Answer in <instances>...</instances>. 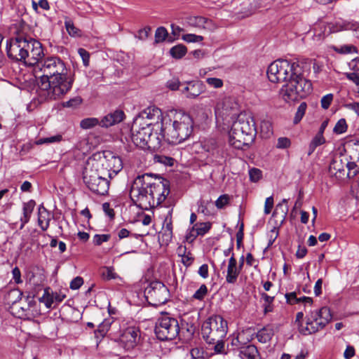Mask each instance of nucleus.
<instances>
[{
	"instance_id": "obj_7",
	"label": "nucleus",
	"mask_w": 359,
	"mask_h": 359,
	"mask_svg": "<svg viewBox=\"0 0 359 359\" xmlns=\"http://www.w3.org/2000/svg\"><path fill=\"white\" fill-rule=\"evenodd\" d=\"M140 118H134L131 127V140L137 147L142 149H158L161 146V136L157 133H153V128L149 124L140 123Z\"/></svg>"
},
{
	"instance_id": "obj_36",
	"label": "nucleus",
	"mask_w": 359,
	"mask_h": 359,
	"mask_svg": "<svg viewBox=\"0 0 359 359\" xmlns=\"http://www.w3.org/2000/svg\"><path fill=\"white\" fill-rule=\"evenodd\" d=\"M351 149L350 151V159H359V140H353L351 142Z\"/></svg>"
},
{
	"instance_id": "obj_37",
	"label": "nucleus",
	"mask_w": 359,
	"mask_h": 359,
	"mask_svg": "<svg viewBox=\"0 0 359 359\" xmlns=\"http://www.w3.org/2000/svg\"><path fill=\"white\" fill-rule=\"evenodd\" d=\"M306 108L307 104L306 102H304L299 104L294 118V123L297 124L302 119L305 114Z\"/></svg>"
},
{
	"instance_id": "obj_39",
	"label": "nucleus",
	"mask_w": 359,
	"mask_h": 359,
	"mask_svg": "<svg viewBox=\"0 0 359 359\" xmlns=\"http://www.w3.org/2000/svg\"><path fill=\"white\" fill-rule=\"evenodd\" d=\"M348 126L344 118L339 119L335 126L334 127L333 132L336 134H342L347 130Z\"/></svg>"
},
{
	"instance_id": "obj_19",
	"label": "nucleus",
	"mask_w": 359,
	"mask_h": 359,
	"mask_svg": "<svg viewBox=\"0 0 359 359\" xmlns=\"http://www.w3.org/2000/svg\"><path fill=\"white\" fill-rule=\"evenodd\" d=\"M241 270L237 266V261L233 255L229 258L227 266V273L226 281L230 284H234L241 273Z\"/></svg>"
},
{
	"instance_id": "obj_18",
	"label": "nucleus",
	"mask_w": 359,
	"mask_h": 359,
	"mask_svg": "<svg viewBox=\"0 0 359 359\" xmlns=\"http://www.w3.org/2000/svg\"><path fill=\"white\" fill-rule=\"evenodd\" d=\"M187 23L191 27L211 32L217 28V26L212 20L202 16H191L187 18Z\"/></svg>"
},
{
	"instance_id": "obj_31",
	"label": "nucleus",
	"mask_w": 359,
	"mask_h": 359,
	"mask_svg": "<svg viewBox=\"0 0 359 359\" xmlns=\"http://www.w3.org/2000/svg\"><path fill=\"white\" fill-rule=\"evenodd\" d=\"M65 27L67 32L71 36L78 37L81 36V31L74 26L73 21L70 18H65Z\"/></svg>"
},
{
	"instance_id": "obj_8",
	"label": "nucleus",
	"mask_w": 359,
	"mask_h": 359,
	"mask_svg": "<svg viewBox=\"0 0 359 359\" xmlns=\"http://www.w3.org/2000/svg\"><path fill=\"white\" fill-rule=\"evenodd\" d=\"M83 180L92 192L102 196L108 193L109 178L103 172L95 169L90 162L87 163L83 172Z\"/></svg>"
},
{
	"instance_id": "obj_34",
	"label": "nucleus",
	"mask_w": 359,
	"mask_h": 359,
	"mask_svg": "<svg viewBox=\"0 0 359 359\" xmlns=\"http://www.w3.org/2000/svg\"><path fill=\"white\" fill-rule=\"evenodd\" d=\"M62 135L60 134H57L50 137L39 138L35 142V144L37 145H41L43 144H50L56 142H60V141H62Z\"/></svg>"
},
{
	"instance_id": "obj_58",
	"label": "nucleus",
	"mask_w": 359,
	"mask_h": 359,
	"mask_svg": "<svg viewBox=\"0 0 359 359\" xmlns=\"http://www.w3.org/2000/svg\"><path fill=\"white\" fill-rule=\"evenodd\" d=\"M273 207V196H269L266 198L265 204H264V213L268 215L271 212L272 208Z\"/></svg>"
},
{
	"instance_id": "obj_32",
	"label": "nucleus",
	"mask_w": 359,
	"mask_h": 359,
	"mask_svg": "<svg viewBox=\"0 0 359 359\" xmlns=\"http://www.w3.org/2000/svg\"><path fill=\"white\" fill-rule=\"evenodd\" d=\"M325 142V140L323 135L317 133L309 144L308 155L313 154L316 147L323 144Z\"/></svg>"
},
{
	"instance_id": "obj_3",
	"label": "nucleus",
	"mask_w": 359,
	"mask_h": 359,
	"mask_svg": "<svg viewBox=\"0 0 359 359\" xmlns=\"http://www.w3.org/2000/svg\"><path fill=\"white\" fill-rule=\"evenodd\" d=\"M170 194L168 180L145 173L137 176L133 182L130 197L133 203L143 210L161 205Z\"/></svg>"
},
{
	"instance_id": "obj_12",
	"label": "nucleus",
	"mask_w": 359,
	"mask_h": 359,
	"mask_svg": "<svg viewBox=\"0 0 359 359\" xmlns=\"http://www.w3.org/2000/svg\"><path fill=\"white\" fill-rule=\"evenodd\" d=\"M144 297L147 302L155 306L165 304L170 299L168 287L161 281H153L144 288Z\"/></svg>"
},
{
	"instance_id": "obj_47",
	"label": "nucleus",
	"mask_w": 359,
	"mask_h": 359,
	"mask_svg": "<svg viewBox=\"0 0 359 359\" xmlns=\"http://www.w3.org/2000/svg\"><path fill=\"white\" fill-rule=\"evenodd\" d=\"M159 238H161L163 243L168 244L172 238V231L161 230L158 234Z\"/></svg>"
},
{
	"instance_id": "obj_57",
	"label": "nucleus",
	"mask_w": 359,
	"mask_h": 359,
	"mask_svg": "<svg viewBox=\"0 0 359 359\" xmlns=\"http://www.w3.org/2000/svg\"><path fill=\"white\" fill-rule=\"evenodd\" d=\"M150 31L151 28L149 27H145L138 31L136 37L140 40H145L149 36Z\"/></svg>"
},
{
	"instance_id": "obj_25",
	"label": "nucleus",
	"mask_w": 359,
	"mask_h": 359,
	"mask_svg": "<svg viewBox=\"0 0 359 359\" xmlns=\"http://www.w3.org/2000/svg\"><path fill=\"white\" fill-rule=\"evenodd\" d=\"M239 356L241 359H258L259 353L255 346L248 345L241 348Z\"/></svg>"
},
{
	"instance_id": "obj_16",
	"label": "nucleus",
	"mask_w": 359,
	"mask_h": 359,
	"mask_svg": "<svg viewBox=\"0 0 359 359\" xmlns=\"http://www.w3.org/2000/svg\"><path fill=\"white\" fill-rule=\"evenodd\" d=\"M139 329L135 327H129L123 332L119 340L124 349L129 351L137 346L139 340Z\"/></svg>"
},
{
	"instance_id": "obj_13",
	"label": "nucleus",
	"mask_w": 359,
	"mask_h": 359,
	"mask_svg": "<svg viewBox=\"0 0 359 359\" xmlns=\"http://www.w3.org/2000/svg\"><path fill=\"white\" fill-rule=\"evenodd\" d=\"M95 169L103 172L109 179L113 178L123 168V162L119 156L109 154L104 155L99 161H93L90 163Z\"/></svg>"
},
{
	"instance_id": "obj_55",
	"label": "nucleus",
	"mask_w": 359,
	"mask_h": 359,
	"mask_svg": "<svg viewBox=\"0 0 359 359\" xmlns=\"http://www.w3.org/2000/svg\"><path fill=\"white\" fill-rule=\"evenodd\" d=\"M83 284V278L80 276H77L71 281L69 287L72 290H78Z\"/></svg>"
},
{
	"instance_id": "obj_64",
	"label": "nucleus",
	"mask_w": 359,
	"mask_h": 359,
	"mask_svg": "<svg viewBox=\"0 0 359 359\" xmlns=\"http://www.w3.org/2000/svg\"><path fill=\"white\" fill-rule=\"evenodd\" d=\"M346 78L353 81L355 85L359 86V74L353 72V73H346Z\"/></svg>"
},
{
	"instance_id": "obj_48",
	"label": "nucleus",
	"mask_w": 359,
	"mask_h": 359,
	"mask_svg": "<svg viewBox=\"0 0 359 359\" xmlns=\"http://www.w3.org/2000/svg\"><path fill=\"white\" fill-rule=\"evenodd\" d=\"M261 132L264 133L266 137L269 136L272 134V127L271 124L266 121H263L261 122L260 125Z\"/></svg>"
},
{
	"instance_id": "obj_9",
	"label": "nucleus",
	"mask_w": 359,
	"mask_h": 359,
	"mask_svg": "<svg viewBox=\"0 0 359 359\" xmlns=\"http://www.w3.org/2000/svg\"><path fill=\"white\" fill-rule=\"evenodd\" d=\"M331 320L332 314L330 309L323 306L320 309L311 311L306 316V325H299V332L304 335L316 333L323 329Z\"/></svg>"
},
{
	"instance_id": "obj_40",
	"label": "nucleus",
	"mask_w": 359,
	"mask_h": 359,
	"mask_svg": "<svg viewBox=\"0 0 359 359\" xmlns=\"http://www.w3.org/2000/svg\"><path fill=\"white\" fill-rule=\"evenodd\" d=\"M168 36V31L163 27H160L157 28L155 32V42L161 43L163 42L166 36Z\"/></svg>"
},
{
	"instance_id": "obj_24",
	"label": "nucleus",
	"mask_w": 359,
	"mask_h": 359,
	"mask_svg": "<svg viewBox=\"0 0 359 359\" xmlns=\"http://www.w3.org/2000/svg\"><path fill=\"white\" fill-rule=\"evenodd\" d=\"M274 335L273 327L271 325L262 327L257 332L256 337L257 340L262 343L266 344L269 342Z\"/></svg>"
},
{
	"instance_id": "obj_46",
	"label": "nucleus",
	"mask_w": 359,
	"mask_h": 359,
	"mask_svg": "<svg viewBox=\"0 0 359 359\" xmlns=\"http://www.w3.org/2000/svg\"><path fill=\"white\" fill-rule=\"evenodd\" d=\"M206 83L215 88H219L223 86V81L219 78L210 77L206 79Z\"/></svg>"
},
{
	"instance_id": "obj_29",
	"label": "nucleus",
	"mask_w": 359,
	"mask_h": 359,
	"mask_svg": "<svg viewBox=\"0 0 359 359\" xmlns=\"http://www.w3.org/2000/svg\"><path fill=\"white\" fill-rule=\"evenodd\" d=\"M337 29H334L332 26L330 25H326L324 22H319L316 25H315L314 27V32L315 34L318 35V36H324L326 34H329L331 32H337Z\"/></svg>"
},
{
	"instance_id": "obj_45",
	"label": "nucleus",
	"mask_w": 359,
	"mask_h": 359,
	"mask_svg": "<svg viewBox=\"0 0 359 359\" xmlns=\"http://www.w3.org/2000/svg\"><path fill=\"white\" fill-rule=\"evenodd\" d=\"M249 176L252 182H257L262 176V171L258 168H252L249 170Z\"/></svg>"
},
{
	"instance_id": "obj_10",
	"label": "nucleus",
	"mask_w": 359,
	"mask_h": 359,
	"mask_svg": "<svg viewBox=\"0 0 359 359\" xmlns=\"http://www.w3.org/2000/svg\"><path fill=\"white\" fill-rule=\"evenodd\" d=\"M227 330V322L219 315L210 317L202 325L203 337L210 344H215V341L223 339Z\"/></svg>"
},
{
	"instance_id": "obj_11",
	"label": "nucleus",
	"mask_w": 359,
	"mask_h": 359,
	"mask_svg": "<svg viewBox=\"0 0 359 359\" xmlns=\"http://www.w3.org/2000/svg\"><path fill=\"white\" fill-rule=\"evenodd\" d=\"M154 331L156 337L161 341L175 339L180 332L178 321L168 313L163 315L157 320Z\"/></svg>"
},
{
	"instance_id": "obj_6",
	"label": "nucleus",
	"mask_w": 359,
	"mask_h": 359,
	"mask_svg": "<svg viewBox=\"0 0 359 359\" xmlns=\"http://www.w3.org/2000/svg\"><path fill=\"white\" fill-rule=\"evenodd\" d=\"M255 122L252 116L241 113L233 122L229 133V144L237 149H242L252 141L256 134Z\"/></svg>"
},
{
	"instance_id": "obj_38",
	"label": "nucleus",
	"mask_w": 359,
	"mask_h": 359,
	"mask_svg": "<svg viewBox=\"0 0 359 359\" xmlns=\"http://www.w3.org/2000/svg\"><path fill=\"white\" fill-rule=\"evenodd\" d=\"M334 50L335 52L340 54H348L352 52L358 53L357 48L353 45H344L340 47H334Z\"/></svg>"
},
{
	"instance_id": "obj_53",
	"label": "nucleus",
	"mask_w": 359,
	"mask_h": 359,
	"mask_svg": "<svg viewBox=\"0 0 359 359\" xmlns=\"http://www.w3.org/2000/svg\"><path fill=\"white\" fill-rule=\"evenodd\" d=\"M204 351L201 348H194L190 351V355L193 359H200L203 358Z\"/></svg>"
},
{
	"instance_id": "obj_52",
	"label": "nucleus",
	"mask_w": 359,
	"mask_h": 359,
	"mask_svg": "<svg viewBox=\"0 0 359 359\" xmlns=\"http://www.w3.org/2000/svg\"><path fill=\"white\" fill-rule=\"evenodd\" d=\"M291 144L290 140L287 137H279L277 142V148L278 149H286L288 148Z\"/></svg>"
},
{
	"instance_id": "obj_56",
	"label": "nucleus",
	"mask_w": 359,
	"mask_h": 359,
	"mask_svg": "<svg viewBox=\"0 0 359 359\" xmlns=\"http://www.w3.org/2000/svg\"><path fill=\"white\" fill-rule=\"evenodd\" d=\"M215 346L214 347V350L215 353L219 354H226L224 348V342L223 339L219 341H215Z\"/></svg>"
},
{
	"instance_id": "obj_42",
	"label": "nucleus",
	"mask_w": 359,
	"mask_h": 359,
	"mask_svg": "<svg viewBox=\"0 0 359 359\" xmlns=\"http://www.w3.org/2000/svg\"><path fill=\"white\" fill-rule=\"evenodd\" d=\"M208 294V287L205 284H202L200 287L193 294V298L197 300H203Z\"/></svg>"
},
{
	"instance_id": "obj_54",
	"label": "nucleus",
	"mask_w": 359,
	"mask_h": 359,
	"mask_svg": "<svg viewBox=\"0 0 359 359\" xmlns=\"http://www.w3.org/2000/svg\"><path fill=\"white\" fill-rule=\"evenodd\" d=\"M278 236V229L276 227H273L271 230V231L269 234V238L268 246H267L268 248H269L270 246H271L273 245V243L277 238Z\"/></svg>"
},
{
	"instance_id": "obj_14",
	"label": "nucleus",
	"mask_w": 359,
	"mask_h": 359,
	"mask_svg": "<svg viewBox=\"0 0 359 359\" xmlns=\"http://www.w3.org/2000/svg\"><path fill=\"white\" fill-rule=\"evenodd\" d=\"M135 118H140V123L144 124H149V126L151 128L157 127L158 128H161L158 123V121L161 120V123L163 122V118H162V112L161 110L155 107H149L147 109H144L141 111Z\"/></svg>"
},
{
	"instance_id": "obj_21",
	"label": "nucleus",
	"mask_w": 359,
	"mask_h": 359,
	"mask_svg": "<svg viewBox=\"0 0 359 359\" xmlns=\"http://www.w3.org/2000/svg\"><path fill=\"white\" fill-rule=\"evenodd\" d=\"M53 215L49 212L43 204L38 208V224L43 231H46L50 226V222Z\"/></svg>"
},
{
	"instance_id": "obj_5",
	"label": "nucleus",
	"mask_w": 359,
	"mask_h": 359,
	"mask_svg": "<svg viewBox=\"0 0 359 359\" xmlns=\"http://www.w3.org/2000/svg\"><path fill=\"white\" fill-rule=\"evenodd\" d=\"M193 120L182 111H175L172 118H164L161 126V138L170 144H178L187 140L193 132Z\"/></svg>"
},
{
	"instance_id": "obj_51",
	"label": "nucleus",
	"mask_w": 359,
	"mask_h": 359,
	"mask_svg": "<svg viewBox=\"0 0 359 359\" xmlns=\"http://www.w3.org/2000/svg\"><path fill=\"white\" fill-rule=\"evenodd\" d=\"M15 304V309H18L17 311V314L19 318H24L27 316V311L29 310V303L26 306H20L19 307L17 305V300L13 302Z\"/></svg>"
},
{
	"instance_id": "obj_35",
	"label": "nucleus",
	"mask_w": 359,
	"mask_h": 359,
	"mask_svg": "<svg viewBox=\"0 0 359 359\" xmlns=\"http://www.w3.org/2000/svg\"><path fill=\"white\" fill-rule=\"evenodd\" d=\"M97 125L100 126V121L97 118H84L80 123V126L83 129H90Z\"/></svg>"
},
{
	"instance_id": "obj_27",
	"label": "nucleus",
	"mask_w": 359,
	"mask_h": 359,
	"mask_svg": "<svg viewBox=\"0 0 359 359\" xmlns=\"http://www.w3.org/2000/svg\"><path fill=\"white\" fill-rule=\"evenodd\" d=\"M346 168L347 172L346 175L348 178H353L359 173V159L350 161L346 157Z\"/></svg>"
},
{
	"instance_id": "obj_15",
	"label": "nucleus",
	"mask_w": 359,
	"mask_h": 359,
	"mask_svg": "<svg viewBox=\"0 0 359 359\" xmlns=\"http://www.w3.org/2000/svg\"><path fill=\"white\" fill-rule=\"evenodd\" d=\"M202 149L208 153L212 161L220 162L224 158V151L214 138H206L201 142Z\"/></svg>"
},
{
	"instance_id": "obj_30",
	"label": "nucleus",
	"mask_w": 359,
	"mask_h": 359,
	"mask_svg": "<svg viewBox=\"0 0 359 359\" xmlns=\"http://www.w3.org/2000/svg\"><path fill=\"white\" fill-rule=\"evenodd\" d=\"M287 199H283L282 203H279L276 205V209L273 212V217H278L280 215V225L284 222L288 212V207L287 205L283 206V203H287Z\"/></svg>"
},
{
	"instance_id": "obj_17",
	"label": "nucleus",
	"mask_w": 359,
	"mask_h": 359,
	"mask_svg": "<svg viewBox=\"0 0 359 359\" xmlns=\"http://www.w3.org/2000/svg\"><path fill=\"white\" fill-rule=\"evenodd\" d=\"M346 157L336 156L330 163L328 172L338 180L344 179L346 175Z\"/></svg>"
},
{
	"instance_id": "obj_28",
	"label": "nucleus",
	"mask_w": 359,
	"mask_h": 359,
	"mask_svg": "<svg viewBox=\"0 0 359 359\" xmlns=\"http://www.w3.org/2000/svg\"><path fill=\"white\" fill-rule=\"evenodd\" d=\"M111 319H104L99 325L96 330H95V337L97 340L102 339L109 330L111 325Z\"/></svg>"
},
{
	"instance_id": "obj_44",
	"label": "nucleus",
	"mask_w": 359,
	"mask_h": 359,
	"mask_svg": "<svg viewBox=\"0 0 359 359\" xmlns=\"http://www.w3.org/2000/svg\"><path fill=\"white\" fill-rule=\"evenodd\" d=\"M111 238L109 234H95L93 236V243L96 245H100L104 242H107Z\"/></svg>"
},
{
	"instance_id": "obj_62",
	"label": "nucleus",
	"mask_w": 359,
	"mask_h": 359,
	"mask_svg": "<svg viewBox=\"0 0 359 359\" xmlns=\"http://www.w3.org/2000/svg\"><path fill=\"white\" fill-rule=\"evenodd\" d=\"M12 275L13 279L15 283L19 284L22 282L21 279V273L18 267H15L12 270Z\"/></svg>"
},
{
	"instance_id": "obj_49",
	"label": "nucleus",
	"mask_w": 359,
	"mask_h": 359,
	"mask_svg": "<svg viewBox=\"0 0 359 359\" xmlns=\"http://www.w3.org/2000/svg\"><path fill=\"white\" fill-rule=\"evenodd\" d=\"M333 97L334 96L332 93H329L323 96L320 100L322 108L324 109H328L333 100Z\"/></svg>"
},
{
	"instance_id": "obj_60",
	"label": "nucleus",
	"mask_w": 359,
	"mask_h": 359,
	"mask_svg": "<svg viewBox=\"0 0 359 359\" xmlns=\"http://www.w3.org/2000/svg\"><path fill=\"white\" fill-rule=\"evenodd\" d=\"M243 236V224H241L239 230L236 233V245L238 248H239L242 245Z\"/></svg>"
},
{
	"instance_id": "obj_59",
	"label": "nucleus",
	"mask_w": 359,
	"mask_h": 359,
	"mask_svg": "<svg viewBox=\"0 0 359 359\" xmlns=\"http://www.w3.org/2000/svg\"><path fill=\"white\" fill-rule=\"evenodd\" d=\"M102 276L104 278H107L108 280L115 278V273L114 272V269L111 267H106L104 269L102 273Z\"/></svg>"
},
{
	"instance_id": "obj_43",
	"label": "nucleus",
	"mask_w": 359,
	"mask_h": 359,
	"mask_svg": "<svg viewBox=\"0 0 359 359\" xmlns=\"http://www.w3.org/2000/svg\"><path fill=\"white\" fill-rule=\"evenodd\" d=\"M230 201V196L228 194L221 195L215 201V205L218 209L224 208Z\"/></svg>"
},
{
	"instance_id": "obj_50",
	"label": "nucleus",
	"mask_w": 359,
	"mask_h": 359,
	"mask_svg": "<svg viewBox=\"0 0 359 359\" xmlns=\"http://www.w3.org/2000/svg\"><path fill=\"white\" fill-rule=\"evenodd\" d=\"M78 53L82 58L84 66H86V67L88 66L89 60H90L89 53L86 49L80 48L78 50Z\"/></svg>"
},
{
	"instance_id": "obj_2",
	"label": "nucleus",
	"mask_w": 359,
	"mask_h": 359,
	"mask_svg": "<svg viewBox=\"0 0 359 359\" xmlns=\"http://www.w3.org/2000/svg\"><path fill=\"white\" fill-rule=\"evenodd\" d=\"M267 76L273 83L287 82L279 95L287 103L304 98L312 92V83L304 76L303 67L298 62L276 60L269 66Z\"/></svg>"
},
{
	"instance_id": "obj_33",
	"label": "nucleus",
	"mask_w": 359,
	"mask_h": 359,
	"mask_svg": "<svg viewBox=\"0 0 359 359\" xmlns=\"http://www.w3.org/2000/svg\"><path fill=\"white\" fill-rule=\"evenodd\" d=\"M187 49L185 46L179 44L173 46L170 50V53L172 57L176 59H180L187 53Z\"/></svg>"
},
{
	"instance_id": "obj_61",
	"label": "nucleus",
	"mask_w": 359,
	"mask_h": 359,
	"mask_svg": "<svg viewBox=\"0 0 359 359\" xmlns=\"http://www.w3.org/2000/svg\"><path fill=\"white\" fill-rule=\"evenodd\" d=\"M344 107L346 109L353 111L358 116H359V102H354L350 103H345Z\"/></svg>"
},
{
	"instance_id": "obj_20",
	"label": "nucleus",
	"mask_w": 359,
	"mask_h": 359,
	"mask_svg": "<svg viewBox=\"0 0 359 359\" xmlns=\"http://www.w3.org/2000/svg\"><path fill=\"white\" fill-rule=\"evenodd\" d=\"M124 113L121 110H116L104 116L100 121V126L104 128L112 126L123 121Z\"/></svg>"
},
{
	"instance_id": "obj_26",
	"label": "nucleus",
	"mask_w": 359,
	"mask_h": 359,
	"mask_svg": "<svg viewBox=\"0 0 359 359\" xmlns=\"http://www.w3.org/2000/svg\"><path fill=\"white\" fill-rule=\"evenodd\" d=\"M211 228V224L210 222H203L200 224H196L193 226L190 236H193L194 238L198 236L205 235Z\"/></svg>"
},
{
	"instance_id": "obj_1",
	"label": "nucleus",
	"mask_w": 359,
	"mask_h": 359,
	"mask_svg": "<svg viewBox=\"0 0 359 359\" xmlns=\"http://www.w3.org/2000/svg\"><path fill=\"white\" fill-rule=\"evenodd\" d=\"M34 72L38 77L37 93L43 100L60 98L72 88L74 76L59 57L42 58Z\"/></svg>"
},
{
	"instance_id": "obj_23",
	"label": "nucleus",
	"mask_w": 359,
	"mask_h": 359,
	"mask_svg": "<svg viewBox=\"0 0 359 359\" xmlns=\"http://www.w3.org/2000/svg\"><path fill=\"white\" fill-rule=\"evenodd\" d=\"M35 205L36 203L34 200H30L28 202L23 203V215L20 218V229H22L25 226V225L29 222Z\"/></svg>"
},
{
	"instance_id": "obj_41",
	"label": "nucleus",
	"mask_w": 359,
	"mask_h": 359,
	"mask_svg": "<svg viewBox=\"0 0 359 359\" xmlns=\"http://www.w3.org/2000/svg\"><path fill=\"white\" fill-rule=\"evenodd\" d=\"M182 39L187 43H200L203 40V36L194 34H186L182 35Z\"/></svg>"
},
{
	"instance_id": "obj_63",
	"label": "nucleus",
	"mask_w": 359,
	"mask_h": 359,
	"mask_svg": "<svg viewBox=\"0 0 359 359\" xmlns=\"http://www.w3.org/2000/svg\"><path fill=\"white\" fill-rule=\"evenodd\" d=\"M285 296L288 304H294L298 303V298L297 297L296 292L286 293Z\"/></svg>"
},
{
	"instance_id": "obj_4",
	"label": "nucleus",
	"mask_w": 359,
	"mask_h": 359,
	"mask_svg": "<svg viewBox=\"0 0 359 359\" xmlns=\"http://www.w3.org/2000/svg\"><path fill=\"white\" fill-rule=\"evenodd\" d=\"M6 52L9 58L34 67L44 57L43 48L39 41L21 34L7 40Z\"/></svg>"
},
{
	"instance_id": "obj_22",
	"label": "nucleus",
	"mask_w": 359,
	"mask_h": 359,
	"mask_svg": "<svg viewBox=\"0 0 359 359\" xmlns=\"http://www.w3.org/2000/svg\"><path fill=\"white\" fill-rule=\"evenodd\" d=\"M204 90L203 84L200 81L190 82L184 87L182 90L184 93L187 92V97L189 98H195L201 95Z\"/></svg>"
}]
</instances>
